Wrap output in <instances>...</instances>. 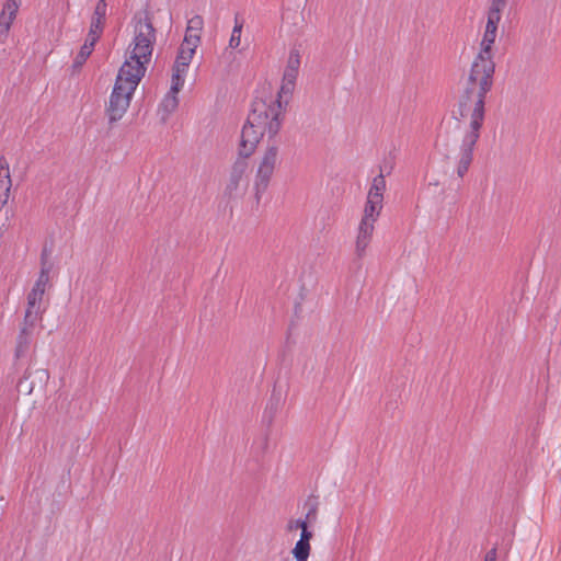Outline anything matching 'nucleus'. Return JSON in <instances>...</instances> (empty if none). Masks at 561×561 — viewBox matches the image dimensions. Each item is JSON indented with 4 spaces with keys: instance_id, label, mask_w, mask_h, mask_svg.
I'll return each mask as SVG.
<instances>
[{
    "instance_id": "nucleus-1",
    "label": "nucleus",
    "mask_w": 561,
    "mask_h": 561,
    "mask_svg": "<svg viewBox=\"0 0 561 561\" xmlns=\"http://www.w3.org/2000/svg\"><path fill=\"white\" fill-rule=\"evenodd\" d=\"M156 32L148 20H139L135 25V35L130 44V51L119 68L114 88L110 95L106 114L110 123L123 118L129 107L134 92L146 72V65L150 61Z\"/></svg>"
},
{
    "instance_id": "nucleus-2",
    "label": "nucleus",
    "mask_w": 561,
    "mask_h": 561,
    "mask_svg": "<svg viewBox=\"0 0 561 561\" xmlns=\"http://www.w3.org/2000/svg\"><path fill=\"white\" fill-rule=\"evenodd\" d=\"M504 8V0H492L484 32L479 44V51L472 61L462 96L485 100L486 94L493 87L495 73L494 44Z\"/></svg>"
},
{
    "instance_id": "nucleus-3",
    "label": "nucleus",
    "mask_w": 561,
    "mask_h": 561,
    "mask_svg": "<svg viewBox=\"0 0 561 561\" xmlns=\"http://www.w3.org/2000/svg\"><path fill=\"white\" fill-rule=\"evenodd\" d=\"M284 111V101L273 93L256 96L241 130L238 153L249 158L255 151L261 138L275 137L282 127Z\"/></svg>"
},
{
    "instance_id": "nucleus-4",
    "label": "nucleus",
    "mask_w": 561,
    "mask_h": 561,
    "mask_svg": "<svg viewBox=\"0 0 561 561\" xmlns=\"http://www.w3.org/2000/svg\"><path fill=\"white\" fill-rule=\"evenodd\" d=\"M460 115L469 119L468 129L465 131L458 153L456 156V173L463 178L473 161V150L480 138V129L484 121V100L460 99Z\"/></svg>"
},
{
    "instance_id": "nucleus-5",
    "label": "nucleus",
    "mask_w": 561,
    "mask_h": 561,
    "mask_svg": "<svg viewBox=\"0 0 561 561\" xmlns=\"http://www.w3.org/2000/svg\"><path fill=\"white\" fill-rule=\"evenodd\" d=\"M386 192V180L380 173L373 179L367 193V198L362 219L357 227L355 239V254L358 259L366 255V251L371 242L375 224L378 220L383 207V194Z\"/></svg>"
},
{
    "instance_id": "nucleus-6",
    "label": "nucleus",
    "mask_w": 561,
    "mask_h": 561,
    "mask_svg": "<svg viewBox=\"0 0 561 561\" xmlns=\"http://www.w3.org/2000/svg\"><path fill=\"white\" fill-rule=\"evenodd\" d=\"M51 264L45 255H42L41 271L37 278L33 283L31 289L26 293V308L24 313L23 327L21 329L19 340L20 343L27 335L35 324L42 320L47 308L45 294L51 288Z\"/></svg>"
},
{
    "instance_id": "nucleus-7",
    "label": "nucleus",
    "mask_w": 561,
    "mask_h": 561,
    "mask_svg": "<svg viewBox=\"0 0 561 561\" xmlns=\"http://www.w3.org/2000/svg\"><path fill=\"white\" fill-rule=\"evenodd\" d=\"M279 148L273 144L267 146L260 158L254 180L255 196L260 199L261 195L266 191L272 175L279 162Z\"/></svg>"
},
{
    "instance_id": "nucleus-8",
    "label": "nucleus",
    "mask_w": 561,
    "mask_h": 561,
    "mask_svg": "<svg viewBox=\"0 0 561 561\" xmlns=\"http://www.w3.org/2000/svg\"><path fill=\"white\" fill-rule=\"evenodd\" d=\"M250 167L247 158L239 154V158L231 167L226 191L229 195H236L245 192L249 185Z\"/></svg>"
},
{
    "instance_id": "nucleus-9",
    "label": "nucleus",
    "mask_w": 561,
    "mask_h": 561,
    "mask_svg": "<svg viewBox=\"0 0 561 561\" xmlns=\"http://www.w3.org/2000/svg\"><path fill=\"white\" fill-rule=\"evenodd\" d=\"M195 51V48L181 44L172 68V81L185 83V78Z\"/></svg>"
},
{
    "instance_id": "nucleus-10",
    "label": "nucleus",
    "mask_w": 561,
    "mask_h": 561,
    "mask_svg": "<svg viewBox=\"0 0 561 561\" xmlns=\"http://www.w3.org/2000/svg\"><path fill=\"white\" fill-rule=\"evenodd\" d=\"M183 87L184 83L171 80L170 90L164 95L163 100L159 105V113L161 114L162 121H165L170 116V114H172L176 110L179 105L178 94Z\"/></svg>"
},
{
    "instance_id": "nucleus-11",
    "label": "nucleus",
    "mask_w": 561,
    "mask_h": 561,
    "mask_svg": "<svg viewBox=\"0 0 561 561\" xmlns=\"http://www.w3.org/2000/svg\"><path fill=\"white\" fill-rule=\"evenodd\" d=\"M106 12V1L99 0L92 14L91 24L88 33V35L91 36L92 39H99L101 37L105 25Z\"/></svg>"
},
{
    "instance_id": "nucleus-12",
    "label": "nucleus",
    "mask_w": 561,
    "mask_h": 561,
    "mask_svg": "<svg viewBox=\"0 0 561 561\" xmlns=\"http://www.w3.org/2000/svg\"><path fill=\"white\" fill-rule=\"evenodd\" d=\"M298 75H299V72H297V71L289 70L286 68L284 69L282 84H280L278 92L275 94V96L283 100L285 105L288 103V101L295 90Z\"/></svg>"
},
{
    "instance_id": "nucleus-13",
    "label": "nucleus",
    "mask_w": 561,
    "mask_h": 561,
    "mask_svg": "<svg viewBox=\"0 0 561 561\" xmlns=\"http://www.w3.org/2000/svg\"><path fill=\"white\" fill-rule=\"evenodd\" d=\"M11 187L10 169L5 159L0 158V209L9 198Z\"/></svg>"
},
{
    "instance_id": "nucleus-14",
    "label": "nucleus",
    "mask_w": 561,
    "mask_h": 561,
    "mask_svg": "<svg viewBox=\"0 0 561 561\" xmlns=\"http://www.w3.org/2000/svg\"><path fill=\"white\" fill-rule=\"evenodd\" d=\"M16 13L11 14V11L2 10L0 14V43H3L9 34L11 24L13 23Z\"/></svg>"
},
{
    "instance_id": "nucleus-15",
    "label": "nucleus",
    "mask_w": 561,
    "mask_h": 561,
    "mask_svg": "<svg viewBox=\"0 0 561 561\" xmlns=\"http://www.w3.org/2000/svg\"><path fill=\"white\" fill-rule=\"evenodd\" d=\"M310 550V542L298 540L293 549V556L296 561H308Z\"/></svg>"
},
{
    "instance_id": "nucleus-16",
    "label": "nucleus",
    "mask_w": 561,
    "mask_h": 561,
    "mask_svg": "<svg viewBox=\"0 0 561 561\" xmlns=\"http://www.w3.org/2000/svg\"><path fill=\"white\" fill-rule=\"evenodd\" d=\"M243 24L242 22H239L236 20L234 26L232 28L230 38H229V47L230 48H238L241 43V33H242Z\"/></svg>"
},
{
    "instance_id": "nucleus-17",
    "label": "nucleus",
    "mask_w": 561,
    "mask_h": 561,
    "mask_svg": "<svg viewBox=\"0 0 561 561\" xmlns=\"http://www.w3.org/2000/svg\"><path fill=\"white\" fill-rule=\"evenodd\" d=\"M199 42H201V31H186L182 44L196 49L199 45Z\"/></svg>"
},
{
    "instance_id": "nucleus-18",
    "label": "nucleus",
    "mask_w": 561,
    "mask_h": 561,
    "mask_svg": "<svg viewBox=\"0 0 561 561\" xmlns=\"http://www.w3.org/2000/svg\"><path fill=\"white\" fill-rule=\"evenodd\" d=\"M286 69L299 72L300 53L298 49H291L287 59Z\"/></svg>"
},
{
    "instance_id": "nucleus-19",
    "label": "nucleus",
    "mask_w": 561,
    "mask_h": 561,
    "mask_svg": "<svg viewBox=\"0 0 561 561\" xmlns=\"http://www.w3.org/2000/svg\"><path fill=\"white\" fill-rule=\"evenodd\" d=\"M98 39H92L91 36L88 35V37L84 41V44L80 48L79 54H81L85 58H89V56L92 54L94 49V45Z\"/></svg>"
},
{
    "instance_id": "nucleus-20",
    "label": "nucleus",
    "mask_w": 561,
    "mask_h": 561,
    "mask_svg": "<svg viewBox=\"0 0 561 561\" xmlns=\"http://www.w3.org/2000/svg\"><path fill=\"white\" fill-rule=\"evenodd\" d=\"M203 19L199 15H195L188 20L186 31H202L203 28Z\"/></svg>"
},
{
    "instance_id": "nucleus-21",
    "label": "nucleus",
    "mask_w": 561,
    "mask_h": 561,
    "mask_svg": "<svg viewBox=\"0 0 561 561\" xmlns=\"http://www.w3.org/2000/svg\"><path fill=\"white\" fill-rule=\"evenodd\" d=\"M306 525L307 520H304L302 518L290 519L287 524V530L293 531L296 529H302Z\"/></svg>"
},
{
    "instance_id": "nucleus-22",
    "label": "nucleus",
    "mask_w": 561,
    "mask_h": 561,
    "mask_svg": "<svg viewBox=\"0 0 561 561\" xmlns=\"http://www.w3.org/2000/svg\"><path fill=\"white\" fill-rule=\"evenodd\" d=\"M304 520H307V525L312 524L317 519V506L314 504H311L305 515Z\"/></svg>"
},
{
    "instance_id": "nucleus-23",
    "label": "nucleus",
    "mask_w": 561,
    "mask_h": 561,
    "mask_svg": "<svg viewBox=\"0 0 561 561\" xmlns=\"http://www.w3.org/2000/svg\"><path fill=\"white\" fill-rule=\"evenodd\" d=\"M21 2L22 0H7V3L4 4L3 9H5L7 11H11V13H18Z\"/></svg>"
},
{
    "instance_id": "nucleus-24",
    "label": "nucleus",
    "mask_w": 561,
    "mask_h": 561,
    "mask_svg": "<svg viewBox=\"0 0 561 561\" xmlns=\"http://www.w3.org/2000/svg\"><path fill=\"white\" fill-rule=\"evenodd\" d=\"M312 538V533L308 529V525H306L302 529H301V534H300V541H304V542H310V539Z\"/></svg>"
},
{
    "instance_id": "nucleus-25",
    "label": "nucleus",
    "mask_w": 561,
    "mask_h": 561,
    "mask_svg": "<svg viewBox=\"0 0 561 561\" xmlns=\"http://www.w3.org/2000/svg\"><path fill=\"white\" fill-rule=\"evenodd\" d=\"M88 58H85L84 56H82L81 54L78 53V55L76 56L75 58V61H73V67H81L85 60Z\"/></svg>"
},
{
    "instance_id": "nucleus-26",
    "label": "nucleus",
    "mask_w": 561,
    "mask_h": 561,
    "mask_svg": "<svg viewBox=\"0 0 561 561\" xmlns=\"http://www.w3.org/2000/svg\"><path fill=\"white\" fill-rule=\"evenodd\" d=\"M484 561H496V549L489 550L485 554Z\"/></svg>"
},
{
    "instance_id": "nucleus-27",
    "label": "nucleus",
    "mask_w": 561,
    "mask_h": 561,
    "mask_svg": "<svg viewBox=\"0 0 561 561\" xmlns=\"http://www.w3.org/2000/svg\"><path fill=\"white\" fill-rule=\"evenodd\" d=\"M506 1H507V0H504V5H506Z\"/></svg>"
}]
</instances>
